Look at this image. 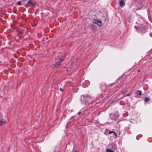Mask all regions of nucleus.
Wrapping results in <instances>:
<instances>
[{
    "mask_svg": "<svg viewBox=\"0 0 152 152\" xmlns=\"http://www.w3.org/2000/svg\"><path fill=\"white\" fill-rule=\"evenodd\" d=\"M87 97H88L87 96H85L84 95L81 96V101H84L86 99Z\"/></svg>",
    "mask_w": 152,
    "mask_h": 152,
    "instance_id": "5",
    "label": "nucleus"
},
{
    "mask_svg": "<svg viewBox=\"0 0 152 152\" xmlns=\"http://www.w3.org/2000/svg\"><path fill=\"white\" fill-rule=\"evenodd\" d=\"M138 72H140V70H138Z\"/></svg>",
    "mask_w": 152,
    "mask_h": 152,
    "instance_id": "14",
    "label": "nucleus"
},
{
    "mask_svg": "<svg viewBox=\"0 0 152 152\" xmlns=\"http://www.w3.org/2000/svg\"><path fill=\"white\" fill-rule=\"evenodd\" d=\"M112 133H113L115 135V138H116L117 137V133H115L114 131H110L109 132V134H111Z\"/></svg>",
    "mask_w": 152,
    "mask_h": 152,
    "instance_id": "6",
    "label": "nucleus"
},
{
    "mask_svg": "<svg viewBox=\"0 0 152 152\" xmlns=\"http://www.w3.org/2000/svg\"><path fill=\"white\" fill-rule=\"evenodd\" d=\"M65 58V56H62L61 58H60L59 60H61V62L62 61L64 60V59Z\"/></svg>",
    "mask_w": 152,
    "mask_h": 152,
    "instance_id": "9",
    "label": "nucleus"
},
{
    "mask_svg": "<svg viewBox=\"0 0 152 152\" xmlns=\"http://www.w3.org/2000/svg\"><path fill=\"white\" fill-rule=\"evenodd\" d=\"M137 93H138V94L139 95H141L142 94V92L141 91L138 90L137 91Z\"/></svg>",
    "mask_w": 152,
    "mask_h": 152,
    "instance_id": "10",
    "label": "nucleus"
},
{
    "mask_svg": "<svg viewBox=\"0 0 152 152\" xmlns=\"http://www.w3.org/2000/svg\"><path fill=\"white\" fill-rule=\"evenodd\" d=\"M0 120H1V121H0V126H1L5 123V120L4 119H2V115L1 113L0 114Z\"/></svg>",
    "mask_w": 152,
    "mask_h": 152,
    "instance_id": "2",
    "label": "nucleus"
},
{
    "mask_svg": "<svg viewBox=\"0 0 152 152\" xmlns=\"http://www.w3.org/2000/svg\"><path fill=\"white\" fill-rule=\"evenodd\" d=\"M59 90L61 91L62 92L63 91L64 89L61 88H59Z\"/></svg>",
    "mask_w": 152,
    "mask_h": 152,
    "instance_id": "11",
    "label": "nucleus"
},
{
    "mask_svg": "<svg viewBox=\"0 0 152 152\" xmlns=\"http://www.w3.org/2000/svg\"><path fill=\"white\" fill-rule=\"evenodd\" d=\"M119 4L120 6L123 7L125 3L123 0H121L119 1Z\"/></svg>",
    "mask_w": 152,
    "mask_h": 152,
    "instance_id": "4",
    "label": "nucleus"
},
{
    "mask_svg": "<svg viewBox=\"0 0 152 152\" xmlns=\"http://www.w3.org/2000/svg\"><path fill=\"white\" fill-rule=\"evenodd\" d=\"M74 152H77V150H75Z\"/></svg>",
    "mask_w": 152,
    "mask_h": 152,
    "instance_id": "13",
    "label": "nucleus"
},
{
    "mask_svg": "<svg viewBox=\"0 0 152 152\" xmlns=\"http://www.w3.org/2000/svg\"><path fill=\"white\" fill-rule=\"evenodd\" d=\"M80 113V112H79V113H78V114H79Z\"/></svg>",
    "mask_w": 152,
    "mask_h": 152,
    "instance_id": "15",
    "label": "nucleus"
},
{
    "mask_svg": "<svg viewBox=\"0 0 152 152\" xmlns=\"http://www.w3.org/2000/svg\"><path fill=\"white\" fill-rule=\"evenodd\" d=\"M68 71V70H66V71Z\"/></svg>",
    "mask_w": 152,
    "mask_h": 152,
    "instance_id": "17",
    "label": "nucleus"
},
{
    "mask_svg": "<svg viewBox=\"0 0 152 152\" xmlns=\"http://www.w3.org/2000/svg\"><path fill=\"white\" fill-rule=\"evenodd\" d=\"M114 148H115V149H116V148L115 147H114Z\"/></svg>",
    "mask_w": 152,
    "mask_h": 152,
    "instance_id": "16",
    "label": "nucleus"
},
{
    "mask_svg": "<svg viewBox=\"0 0 152 152\" xmlns=\"http://www.w3.org/2000/svg\"><path fill=\"white\" fill-rule=\"evenodd\" d=\"M150 99L149 97H146L144 101L145 102H146L149 101Z\"/></svg>",
    "mask_w": 152,
    "mask_h": 152,
    "instance_id": "7",
    "label": "nucleus"
},
{
    "mask_svg": "<svg viewBox=\"0 0 152 152\" xmlns=\"http://www.w3.org/2000/svg\"><path fill=\"white\" fill-rule=\"evenodd\" d=\"M61 60H59L57 62L56 64L54 66V68H57L59 65L61 63Z\"/></svg>",
    "mask_w": 152,
    "mask_h": 152,
    "instance_id": "3",
    "label": "nucleus"
},
{
    "mask_svg": "<svg viewBox=\"0 0 152 152\" xmlns=\"http://www.w3.org/2000/svg\"><path fill=\"white\" fill-rule=\"evenodd\" d=\"M107 152H114V151L113 150H111L110 149H107L106 150Z\"/></svg>",
    "mask_w": 152,
    "mask_h": 152,
    "instance_id": "8",
    "label": "nucleus"
},
{
    "mask_svg": "<svg viewBox=\"0 0 152 152\" xmlns=\"http://www.w3.org/2000/svg\"><path fill=\"white\" fill-rule=\"evenodd\" d=\"M17 4L18 5H20L21 4V2L20 1H18L17 2Z\"/></svg>",
    "mask_w": 152,
    "mask_h": 152,
    "instance_id": "12",
    "label": "nucleus"
},
{
    "mask_svg": "<svg viewBox=\"0 0 152 152\" xmlns=\"http://www.w3.org/2000/svg\"><path fill=\"white\" fill-rule=\"evenodd\" d=\"M92 22L93 23L96 24L99 26H102V22L101 20L93 19L92 20Z\"/></svg>",
    "mask_w": 152,
    "mask_h": 152,
    "instance_id": "1",
    "label": "nucleus"
}]
</instances>
